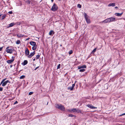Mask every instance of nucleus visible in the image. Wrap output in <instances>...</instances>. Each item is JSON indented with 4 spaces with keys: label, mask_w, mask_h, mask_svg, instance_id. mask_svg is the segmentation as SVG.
Masks as SVG:
<instances>
[{
    "label": "nucleus",
    "mask_w": 125,
    "mask_h": 125,
    "mask_svg": "<svg viewBox=\"0 0 125 125\" xmlns=\"http://www.w3.org/2000/svg\"><path fill=\"white\" fill-rule=\"evenodd\" d=\"M56 108L62 111H64L65 110V107L63 106L61 104H57L56 105Z\"/></svg>",
    "instance_id": "f257e3e1"
},
{
    "label": "nucleus",
    "mask_w": 125,
    "mask_h": 125,
    "mask_svg": "<svg viewBox=\"0 0 125 125\" xmlns=\"http://www.w3.org/2000/svg\"><path fill=\"white\" fill-rule=\"evenodd\" d=\"M85 18L87 22L89 23L90 22V20L89 18V17L85 13H84V14Z\"/></svg>",
    "instance_id": "f03ea898"
},
{
    "label": "nucleus",
    "mask_w": 125,
    "mask_h": 125,
    "mask_svg": "<svg viewBox=\"0 0 125 125\" xmlns=\"http://www.w3.org/2000/svg\"><path fill=\"white\" fill-rule=\"evenodd\" d=\"M71 111H72V112H76L78 113H81V111L79 109L75 108L71 109Z\"/></svg>",
    "instance_id": "7ed1b4c3"
},
{
    "label": "nucleus",
    "mask_w": 125,
    "mask_h": 125,
    "mask_svg": "<svg viewBox=\"0 0 125 125\" xmlns=\"http://www.w3.org/2000/svg\"><path fill=\"white\" fill-rule=\"evenodd\" d=\"M58 7L57 6L55 3H54L52 6L51 9L52 11H56Z\"/></svg>",
    "instance_id": "20e7f679"
},
{
    "label": "nucleus",
    "mask_w": 125,
    "mask_h": 125,
    "mask_svg": "<svg viewBox=\"0 0 125 125\" xmlns=\"http://www.w3.org/2000/svg\"><path fill=\"white\" fill-rule=\"evenodd\" d=\"M6 79H3L2 81L1 82V83L0 84H2V85L3 86H5L7 84V83L9 82V80H7L6 81L4 82V81Z\"/></svg>",
    "instance_id": "39448f33"
},
{
    "label": "nucleus",
    "mask_w": 125,
    "mask_h": 125,
    "mask_svg": "<svg viewBox=\"0 0 125 125\" xmlns=\"http://www.w3.org/2000/svg\"><path fill=\"white\" fill-rule=\"evenodd\" d=\"M9 47H8L6 48V51L8 53H11L12 52L13 50L12 49H9Z\"/></svg>",
    "instance_id": "423d86ee"
},
{
    "label": "nucleus",
    "mask_w": 125,
    "mask_h": 125,
    "mask_svg": "<svg viewBox=\"0 0 125 125\" xmlns=\"http://www.w3.org/2000/svg\"><path fill=\"white\" fill-rule=\"evenodd\" d=\"M110 20L109 18L104 20L103 21L100 22V23H109L110 22Z\"/></svg>",
    "instance_id": "0eeeda50"
},
{
    "label": "nucleus",
    "mask_w": 125,
    "mask_h": 125,
    "mask_svg": "<svg viewBox=\"0 0 125 125\" xmlns=\"http://www.w3.org/2000/svg\"><path fill=\"white\" fill-rule=\"evenodd\" d=\"M86 106L92 109H97V107H94L91 104H87L86 105Z\"/></svg>",
    "instance_id": "6e6552de"
},
{
    "label": "nucleus",
    "mask_w": 125,
    "mask_h": 125,
    "mask_svg": "<svg viewBox=\"0 0 125 125\" xmlns=\"http://www.w3.org/2000/svg\"><path fill=\"white\" fill-rule=\"evenodd\" d=\"M35 53V51L33 52H31L30 53V55L28 56V57L29 58H30L31 57L33 56Z\"/></svg>",
    "instance_id": "1a4fd4ad"
},
{
    "label": "nucleus",
    "mask_w": 125,
    "mask_h": 125,
    "mask_svg": "<svg viewBox=\"0 0 125 125\" xmlns=\"http://www.w3.org/2000/svg\"><path fill=\"white\" fill-rule=\"evenodd\" d=\"M75 84H72V87H68L67 88V89L68 90H69L71 91L72 90H73V88L75 86Z\"/></svg>",
    "instance_id": "9d476101"
},
{
    "label": "nucleus",
    "mask_w": 125,
    "mask_h": 125,
    "mask_svg": "<svg viewBox=\"0 0 125 125\" xmlns=\"http://www.w3.org/2000/svg\"><path fill=\"white\" fill-rule=\"evenodd\" d=\"M29 51L28 49L27 48L25 50V54L26 55H29Z\"/></svg>",
    "instance_id": "9b49d317"
},
{
    "label": "nucleus",
    "mask_w": 125,
    "mask_h": 125,
    "mask_svg": "<svg viewBox=\"0 0 125 125\" xmlns=\"http://www.w3.org/2000/svg\"><path fill=\"white\" fill-rule=\"evenodd\" d=\"M15 23L14 22H12V23H11L9 24V26H7V28H8L10 27H11L13 26L14 25H15Z\"/></svg>",
    "instance_id": "f8f14e48"
},
{
    "label": "nucleus",
    "mask_w": 125,
    "mask_h": 125,
    "mask_svg": "<svg viewBox=\"0 0 125 125\" xmlns=\"http://www.w3.org/2000/svg\"><path fill=\"white\" fill-rule=\"evenodd\" d=\"M86 66L85 65H84L82 66H79L78 67V69H80L82 68H86Z\"/></svg>",
    "instance_id": "ddd939ff"
},
{
    "label": "nucleus",
    "mask_w": 125,
    "mask_h": 125,
    "mask_svg": "<svg viewBox=\"0 0 125 125\" xmlns=\"http://www.w3.org/2000/svg\"><path fill=\"white\" fill-rule=\"evenodd\" d=\"M30 44L31 45L34 46L36 45V43L35 42L31 41L30 42Z\"/></svg>",
    "instance_id": "4468645a"
},
{
    "label": "nucleus",
    "mask_w": 125,
    "mask_h": 125,
    "mask_svg": "<svg viewBox=\"0 0 125 125\" xmlns=\"http://www.w3.org/2000/svg\"><path fill=\"white\" fill-rule=\"evenodd\" d=\"M110 22L115 21L116 20V19L114 17H111L109 18Z\"/></svg>",
    "instance_id": "2eb2a0df"
},
{
    "label": "nucleus",
    "mask_w": 125,
    "mask_h": 125,
    "mask_svg": "<svg viewBox=\"0 0 125 125\" xmlns=\"http://www.w3.org/2000/svg\"><path fill=\"white\" fill-rule=\"evenodd\" d=\"M14 59H12L11 60H8L7 61V63H10L12 62H13L14 61Z\"/></svg>",
    "instance_id": "dca6fc26"
},
{
    "label": "nucleus",
    "mask_w": 125,
    "mask_h": 125,
    "mask_svg": "<svg viewBox=\"0 0 125 125\" xmlns=\"http://www.w3.org/2000/svg\"><path fill=\"white\" fill-rule=\"evenodd\" d=\"M123 13H115V15L118 16H121L123 14Z\"/></svg>",
    "instance_id": "f3484780"
},
{
    "label": "nucleus",
    "mask_w": 125,
    "mask_h": 125,
    "mask_svg": "<svg viewBox=\"0 0 125 125\" xmlns=\"http://www.w3.org/2000/svg\"><path fill=\"white\" fill-rule=\"evenodd\" d=\"M115 6V3H110L108 5V6L110 7L111 6Z\"/></svg>",
    "instance_id": "a211bd4d"
},
{
    "label": "nucleus",
    "mask_w": 125,
    "mask_h": 125,
    "mask_svg": "<svg viewBox=\"0 0 125 125\" xmlns=\"http://www.w3.org/2000/svg\"><path fill=\"white\" fill-rule=\"evenodd\" d=\"M54 33V32L52 30H51L50 31L49 33V35H51L52 34H53Z\"/></svg>",
    "instance_id": "6ab92c4d"
},
{
    "label": "nucleus",
    "mask_w": 125,
    "mask_h": 125,
    "mask_svg": "<svg viewBox=\"0 0 125 125\" xmlns=\"http://www.w3.org/2000/svg\"><path fill=\"white\" fill-rule=\"evenodd\" d=\"M17 36L19 38H20L22 37H23L24 35H23L22 34H17Z\"/></svg>",
    "instance_id": "aec40b11"
},
{
    "label": "nucleus",
    "mask_w": 125,
    "mask_h": 125,
    "mask_svg": "<svg viewBox=\"0 0 125 125\" xmlns=\"http://www.w3.org/2000/svg\"><path fill=\"white\" fill-rule=\"evenodd\" d=\"M37 45H36L35 46H33L32 48V49L34 50H35L37 48Z\"/></svg>",
    "instance_id": "412c9836"
},
{
    "label": "nucleus",
    "mask_w": 125,
    "mask_h": 125,
    "mask_svg": "<svg viewBox=\"0 0 125 125\" xmlns=\"http://www.w3.org/2000/svg\"><path fill=\"white\" fill-rule=\"evenodd\" d=\"M28 63V62L27 60H24L23 63V65H24L27 64Z\"/></svg>",
    "instance_id": "4be33fe9"
},
{
    "label": "nucleus",
    "mask_w": 125,
    "mask_h": 125,
    "mask_svg": "<svg viewBox=\"0 0 125 125\" xmlns=\"http://www.w3.org/2000/svg\"><path fill=\"white\" fill-rule=\"evenodd\" d=\"M21 42L20 40H17L16 42V43L17 44H20Z\"/></svg>",
    "instance_id": "5701e85b"
},
{
    "label": "nucleus",
    "mask_w": 125,
    "mask_h": 125,
    "mask_svg": "<svg viewBox=\"0 0 125 125\" xmlns=\"http://www.w3.org/2000/svg\"><path fill=\"white\" fill-rule=\"evenodd\" d=\"M96 48H95V49H94L92 51V53H94V52L96 51Z\"/></svg>",
    "instance_id": "b1692460"
},
{
    "label": "nucleus",
    "mask_w": 125,
    "mask_h": 125,
    "mask_svg": "<svg viewBox=\"0 0 125 125\" xmlns=\"http://www.w3.org/2000/svg\"><path fill=\"white\" fill-rule=\"evenodd\" d=\"M85 70L84 69H80V70H79V71L80 72H84V71H85Z\"/></svg>",
    "instance_id": "393cba45"
},
{
    "label": "nucleus",
    "mask_w": 125,
    "mask_h": 125,
    "mask_svg": "<svg viewBox=\"0 0 125 125\" xmlns=\"http://www.w3.org/2000/svg\"><path fill=\"white\" fill-rule=\"evenodd\" d=\"M40 55H38L36 56V59H38L40 57Z\"/></svg>",
    "instance_id": "a878e982"
},
{
    "label": "nucleus",
    "mask_w": 125,
    "mask_h": 125,
    "mask_svg": "<svg viewBox=\"0 0 125 125\" xmlns=\"http://www.w3.org/2000/svg\"><path fill=\"white\" fill-rule=\"evenodd\" d=\"M6 16V15H4L2 17L1 19L3 20L4 18H5Z\"/></svg>",
    "instance_id": "bb28decb"
},
{
    "label": "nucleus",
    "mask_w": 125,
    "mask_h": 125,
    "mask_svg": "<svg viewBox=\"0 0 125 125\" xmlns=\"http://www.w3.org/2000/svg\"><path fill=\"white\" fill-rule=\"evenodd\" d=\"M68 116L69 117H72L73 116H75L72 114H69Z\"/></svg>",
    "instance_id": "cd10ccee"
},
{
    "label": "nucleus",
    "mask_w": 125,
    "mask_h": 125,
    "mask_svg": "<svg viewBox=\"0 0 125 125\" xmlns=\"http://www.w3.org/2000/svg\"><path fill=\"white\" fill-rule=\"evenodd\" d=\"M25 77L24 75H22L20 77V79H22L24 78Z\"/></svg>",
    "instance_id": "c85d7f7f"
},
{
    "label": "nucleus",
    "mask_w": 125,
    "mask_h": 125,
    "mask_svg": "<svg viewBox=\"0 0 125 125\" xmlns=\"http://www.w3.org/2000/svg\"><path fill=\"white\" fill-rule=\"evenodd\" d=\"M73 51L72 50H71L69 52V54L70 55L71 54L73 53Z\"/></svg>",
    "instance_id": "c756f323"
},
{
    "label": "nucleus",
    "mask_w": 125,
    "mask_h": 125,
    "mask_svg": "<svg viewBox=\"0 0 125 125\" xmlns=\"http://www.w3.org/2000/svg\"><path fill=\"white\" fill-rule=\"evenodd\" d=\"M61 65L60 64H59L58 65L57 67V69H60V68Z\"/></svg>",
    "instance_id": "7c9ffc66"
},
{
    "label": "nucleus",
    "mask_w": 125,
    "mask_h": 125,
    "mask_svg": "<svg viewBox=\"0 0 125 125\" xmlns=\"http://www.w3.org/2000/svg\"><path fill=\"white\" fill-rule=\"evenodd\" d=\"M81 5L80 4H78L77 5V7L79 8H81Z\"/></svg>",
    "instance_id": "2f4dec72"
},
{
    "label": "nucleus",
    "mask_w": 125,
    "mask_h": 125,
    "mask_svg": "<svg viewBox=\"0 0 125 125\" xmlns=\"http://www.w3.org/2000/svg\"><path fill=\"white\" fill-rule=\"evenodd\" d=\"M26 2L28 4H30V1L29 0H27Z\"/></svg>",
    "instance_id": "473e14b6"
},
{
    "label": "nucleus",
    "mask_w": 125,
    "mask_h": 125,
    "mask_svg": "<svg viewBox=\"0 0 125 125\" xmlns=\"http://www.w3.org/2000/svg\"><path fill=\"white\" fill-rule=\"evenodd\" d=\"M33 93V92H30L29 93V95L32 94Z\"/></svg>",
    "instance_id": "72a5a7b5"
},
{
    "label": "nucleus",
    "mask_w": 125,
    "mask_h": 125,
    "mask_svg": "<svg viewBox=\"0 0 125 125\" xmlns=\"http://www.w3.org/2000/svg\"><path fill=\"white\" fill-rule=\"evenodd\" d=\"M3 90V88L1 87H0V91H2Z\"/></svg>",
    "instance_id": "f704fd0d"
},
{
    "label": "nucleus",
    "mask_w": 125,
    "mask_h": 125,
    "mask_svg": "<svg viewBox=\"0 0 125 125\" xmlns=\"http://www.w3.org/2000/svg\"><path fill=\"white\" fill-rule=\"evenodd\" d=\"M10 14H12V11H10L8 12Z\"/></svg>",
    "instance_id": "c9c22d12"
},
{
    "label": "nucleus",
    "mask_w": 125,
    "mask_h": 125,
    "mask_svg": "<svg viewBox=\"0 0 125 125\" xmlns=\"http://www.w3.org/2000/svg\"><path fill=\"white\" fill-rule=\"evenodd\" d=\"M125 115V113H124L123 114H122L121 115H120V116H122V115Z\"/></svg>",
    "instance_id": "e433bc0d"
},
{
    "label": "nucleus",
    "mask_w": 125,
    "mask_h": 125,
    "mask_svg": "<svg viewBox=\"0 0 125 125\" xmlns=\"http://www.w3.org/2000/svg\"><path fill=\"white\" fill-rule=\"evenodd\" d=\"M67 111H69V112H70L71 113H72V111H71V110L68 109V110H67Z\"/></svg>",
    "instance_id": "4c0bfd02"
},
{
    "label": "nucleus",
    "mask_w": 125,
    "mask_h": 125,
    "mask_svg": "<svg viewBox=\"0 0 125 125\" xmlns=\"http://www.w3.org/2000/svg\"><path fill=\"white\" fill-rule=\"evenodd\" d=\"M39 68V66H38L37 67H36L34 69L35 70H37L38 68Z\"/></svg>",
    "instance_id": "58836bf2"
},
{
    "label": "nucleus",
    "mask_w": 125,
    "mask_h": 125,
    "mask_svg": "<svg viewBox=\"0 0 125 125\" xmlns=\"http://www.w3.org/2000/svg\"><path fill=\"white\" fill-rule=\"evenodd\" d=\"M2 49V47L0 48V51H1Z\"/></svg>",
    "instance_id": "ea45409f"
},
{
    "label": "nucleus",
    "mask_w": 125,
    "mask_h": 125,
    "mask_svg": "<svg viewBox=\"0 0 125 125\" xmlns=\"http://www.w3.org/2000/svg\"><path fill=\"white\" fill-rule=\"evenodd\" d=\"M18 103V102L17 101H16L14 103V104H16Z\"/></svg>",
    "instance_id": "a19ab883"
},
{
    "label": "nucleus",
    "mask_w": 125,
    "mask_h": 125,
    "mask_svg": "<svg viewBox=\"0 0 125 125\" xmlns=\"http://www.w3.org/2000/svg\"><path fill=\"white\" fill-rule=\"evenodd\" d=\"M35 58H36L35 57L33 59V61H34L35 60Z\"/></svg>",
    "instance_id": "79ce46f5"
},
{
    "label": "nucleus",
    "mask_w": 125,
    "mask_h": 125,
    "mask_svg": "<svg viewBox=\"0 0 125 125\" xmlns=\"http://www.w3.org/2000/svg\"><path fill=\"white\" fill-rule=\"evenodd\" d=\"M115 9H117L118 8V7H115Z\"/></svg>",
    "instance_id": "37998d69"
},
{
    "label": "nucleus",
    "mask_w": 125,
    "mask_h": 125,
    "mask_svg": "<svg viewBox=\"0 0 125 125\" xmlns=\"http://www.w3.org/2000/svg\"><path fill=\"white\" fill-rule=\"evenodd\" d=\"M12 66V65H10V67L11 68Z\"/></svg>",
    "instance_id": "c03bdc74"
},
{
    "label": "nucleus",
    "mask_w": 125,
    "mask_h": 125,
    "mask_svg": "<svg viewBox=\"0 0 125 125\" xmlns=\"http://www.w3.org/2000/svg\"><path fill=\"white\" fill-rule=\"evenodd\" d=\"M12 59H13V58H14V57L13 56H12Z\"/></svg>",
    "instance_id": "a18cd8bd"
},
{
    "label": "nucleus",
    "mask_w": 125,
    "mask_h": 125,
    "mask_svg": "<svg viewBox=\"0 0 125 125\" xmlns=\"http://www.w3.org/2000/svg\"><path fill=\"white\" fill-rule=\"evenodd\" d=\"M15 55H17V53H15Z\"/></svg>",
    "instance_id": "49530a36"
},
{
    "label": "nucleus",
    "mask_w": 125,
    "mask_h": 125,
    "mask_svg": "<svg viewBox=\"0 0 125 125\" xmlns=\"http://www.w3.org/2000/svg\"><path fill=\"white\" fill-rule=\"evenodd\" d=\"M51 0V1H52V2L53 1V0Z\"/></svg>",
    "instance_id": "de8ad7c7"
},
{
    "label": "nucleus",
    "mask_w": 125,
    "mask_h": 125,
    "mask_svg": "<svg viewBox=\"0 0 125 125\" xmlns=\"http://www.w3.org/2000/svg\"><path fill=\"white\" fill-rule=\"evenodd\" d=\"M58 0L59 1H61L62 0Z\"/></svg>",
    "instance_id": "09e8293b"
},
{
    "label": "nucleus",
    "mask_w": 125,
    "mask_h": 125,
    "mask_svg": "<svg viewBox=\"0 0 125 125\" xmlns=\"http://www.w3.org/2000/svg\"><path fill=\"white\" fill-rule=\"evenodd\" d=\"M48 102L47 103V104H48Z\"/></svg>",
    "instance_id": "8fccbe9b"
}]
</instances>
